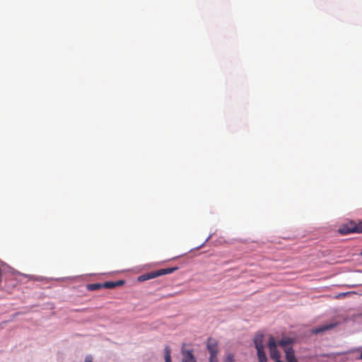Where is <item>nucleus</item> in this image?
<instances>
[{
    "mask_svg": "<svg viewBox=\"0 0 362 362\" xmlns=\"http://www.w3.org/2000/svg\"><path fill=\"white\" fill-rule=\"evenodd\" d=\"M339 233L341 235H347L350 233H362V222L356 223L351 221L347 223L343 224L338 229Z\"/></svg>",
    "mask_w": 362,
    "mask_h": 362,
    "instance_id": "1",
    "label": "nucleus"
},
{
    "mask_svg": "<svg viewBox=\"0 0 362 362\" xmlns=\"http://www.w3.org/2000/svg\"><path fill=\"white\" fill-rule=\"evenodd\" d=\"M177 267H172V268H165V269H161L156 271H152L146 274H144L138 277L139 281H145L151 279H154L156 277H158L162 275H165L168 274H171L175 270H177Z\"/></svg>",
    "mask_w": 362,
    "mask_h": 362,
    "instance_id": "2",
    "label": "nucleus"
},
{
    "mask_svg": "<svg viewBox=\"0 0 362 362\" xmlns=\"http://www.w3.org/2000/svg\"><path fill=\"white\" fill-rule=\"evenodd\" d=\"M268 348L269 350L270 358L272 360L278 359L281 358L280 353L277 349V344L273 337H270L268 341Z\"/></svg>",
    "mask_w": 362,
    "mask_h": 362,
    "instance_id": "3",
    "label": "nucleus"
},
{
    "mask_svg": "<svg viewBox=\"0 0 362 362\" xmlns=\"http://www.w3.org/2000/svg\"><path fill=\"white\" fill-rule=\"evenodd\" d=\"M183 344L181 349L182 362H197L196 358L193 354V349H187Z\"/></svg>",
    "mask_w": 362,
    "mask_h": 362,
    "instance_id": "4",
    "label": "nucleus"
},
{
    "mask_svg": "<svg viewBox=\"0 0 362 362\" xmlns=\"http://www.w3.org/2000/svg\"><path fill=\"white\" fill-rule=\"evenodd\" d=\"M206 349L210 356H217L218 351L217 341L215 339L209 338L206 342Z\"/></svg>",
    "mask_w": 362,
    "mask_h": 362,
    "instance_id": "5",
    "label": "nucleus"
},
{
    "mask_svg": "<svg viewBox=\"0 0 362 362\" xmlns=\"http://www.w3.org/2000/svg\"><path fill=\"white\" fill-rule=\"evenodd\" d=\"M263 339L264 335L262 334H257L255 337L254 344L257 351H264Z\"/></svg>",
    "mask_w": 362,
    "mask_h": 362,
    "instance_id": "6",
    "label": "nucleus"
},
{
    "mask_svg": "<svg viewBox=\"0 0 362 362\" xmlns=\"http://www.w3.org/2000/svg\"><path fill=\"white\" fill-rule=\"evenodd\" d=\"M285 354L286 362H298L293 349H286Z\"/></svg>",
    "mask_w": 362,
    "mask_h": 362,
    "instance_id": "7",
    "label": "nucleus"
},
{
    "mask_svg": "<svg viewBox=\"0 0 362 362\" xmlns=\"http://www.w3.org/2000/svg\"><path fill=\"white\" fill-rule=\"evenodd\" d=\"M124 284V281L122 280L117 281H106L105 283H103L102 286L103 288H114L117 286H122Z\"/></svg>",
    "mask_w": 362,
    "mask_h": 362,
    "instance_id": "8",
    "label": "nucleus"
},
{
    "mask_svg": "<svg viewBox=\"0 0 362 362\" xmlns=\"http://www.w3.org/2000/svg\"><path fill=\"white\" fill-rule=\"evenodd\" d=\"M293 343V339L288 337L281 339L279 341V345L285 351L286 349H293L290 345Z\"/></svg>",
    "mask_w": 362,
    "mask_h": 362,
    "instance_id": "9",
    "label": "nucleus"
},
{
    "mask_svg": "<svg viewBox=\"0 0 362 362\" xmlns=\"http://www.w3.org/2000/svg\"><path fill=\"white\" fill-rule=\"evenodd\" d=\"M334 327V325H333V324L327 325H322V326H321V327H320L318 328H316L314 330V332L315 334H318V333L325 332L326 330L330 329L333 328Z\"/></svg>",
    "mask_w": 362,
    "mask_h": 362,
    "instance_id": "10",
    "label": "nucleus"
},
{
    "mask_svg": "<svg viewBox=\"0 0 362 362\" xmlns=\"http://www.w3.org/2000/svg\"><path fill=\"white\" fill-rule=\"evenodd\" d=\"M171 349L169 346L165 347L164 358L165 362H171Z\"/></svg>",
    "mask_w": 362,
    "mask_h": 362,
    "instance_id": "11",
    "label": "nucleus"
},
{
    "mask_svg": "<svg viewBox=\"0 0 362 362\" xmlns=\"http://www.w3.org/2000/svg\"><path fill=\"white\" fill-rule=\"evenodd\" d=\"M103 284L95 283V284H90L87 285V289L88 291H96L103 288Z\"/></svg>",
    "mask_w": 362,
    "mask_h": 362,
    "instance_id": "12",
    "label": "nucleus"
},
{
    "mask_svg": "<svg viewBox=\"0 0 362 362\" xmlns=\"http://www.w3.org/2000/svg\"><path fill=\"white\" fill-rule=\"evenodd\" d=\"M257 357L259 362H267L264 351H257Z\"/></svg>",
    "mask_w": 362,
    "mask_h": 362,
    "instance_id": "13",
    "label": "nucleus"
},
{
    "mask_svg": "<svg viewBox=\"0 0 362 362\" xmlns=\"http://www.w3.org/2000/svg\"><path fill=\"white\" fill-rule=\"evenodd\" d=\"M224 362H234L233 356L232 354H228L224 359Z\"/></svg>",
    "mask_w": 362,
    "mask_h": 362,
    "instance_id": "14",
    "label": "nucleus"
},
{
    "mask_svg": "<svg viewBox=\"0 0 362 362\" xmlns=\"http://www.w3.org/2000/svg\"><path fill=\"white\" fill-rule=\"evenodd\" d=\"M209 362H218L217 356H209Z\"/></svg>",
    "mask_w": 362,
    "mask_h": 362,
    "instance_id": "15",
    "label": "nucleus"
},
{
    "mask_svg": "<svg viewBox=\"0 0 362 362\" xmlns=\"http://www.w3.org/2000/svg\"><path fill=\"white\" fill-rule=\"evenodd\" d=\"M84 362H92V357L90 356H86Z\"/></svg>",
    "mask_w": 362,
    "mask_h": 362,
    "instance_id": "16",
    "label": "nucleus"
},
{
    "mask_svg": "<svg viewBox=\"0 0 362 362\" xmlns=\"http://www.w3.org/2000/svg\"><path fill=\"white\" fill-rule=\"evenodd\" d=\"M275 362H283L280 358L274 360Z\"/></svg>",
    "mask_w": 362,
    "mask_h": 362,
    "instance_id": "17",
    "label": "nucleus"
},
{
    "mask_svg": "<svg viewBox=\"0 0 362 362\" xmlns=\"http://www.w3.org/2000/svg\"><path fill=\"white\" fill-rule=\"evenodd\" d=\"M360 358L362 359V352L361 353Z\"/></svg>",
    "mask_w": 362,
    "mask_h": 362,
    "instance_id": "18",
    "label": "nucleus"
},
{
    "mask_svg": "<svg viewBox=\"0 0 362 362\" xmlns=\"http://www.w3.org/2000/svg\"><path fill=\"white\" fill-rule=\"evenodd\" d=\"M361 256L362 257V252H361Z\"/></svg>",
    "mask_w": 362,
    "mask_h": 362,
    "instance_id": "19",
    "label": "nucleus"
}]
</instances>
